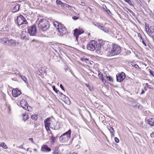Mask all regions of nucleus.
<instances>
[{
  "mask_svg": "<svg viewBox=\"0 0 154 154\" xmlns=\"http://www.w3.org/2000/svg\"><path fill=\"white\" fill-rule=\"evenodd\" d=\"M38 27L40 30L45 32L49 29L50 25L49 22L46 19H41L38 23Z\"/></svg>",
  "mask_w": 154,
  "mask_h": 154,
  "instance_id": "obj_1",
  "label": "nucleus"
},
{
  "mask_svg": "<svg viewBox=\"0 0 154 154\" xmlns=\"http://www.w3.org/2000/svg\"><path fill=\"white\" fill-rule=\"evenodd\" d=\"M121 48L118 45L113 44L112 48L107 54L108 56H112L119 54L121 52Z\"/></svg>",
  "mask_w": 154,
  "mask_h": 154,
  "instance_id": "obj_2",
  "label": "nucleus"
},
{
  "mask_svg": "<svg viewBox=\"0 0 154 154\" xmlns=\"http://www.w3.org/2000/svg\"><path fill=\"white\" fill-rule=\"evenodd\" d=\"M71 133V130L69 129L67 131L59 137L60 141L62 143L67 142L70 138Z\"/></svg>",
  "mask_w": 154,
  "mask_h": 154,
  "instance_id": "obj_3",
  "label": "nucleus"
},
{
  "mask_svg": "<svg viewBox=\"0 0 154 154\" xmlns=\"http://www.w3.org/2000/svg\"><path fill=\"white\" fill-rule=\"evenodd\" d=\"M97 42L95 40H91L88 44L87 48L90 51H93L97 48Z\"/></svg>",
  "mask_w": 154,
  "mask_h": 154,
  "instance_id": "obj_4",
  "label": "nucleus"
},
{
  "mask_svg": "<svg viewBox=\"0 0 154 154\" xmlns=\"http://www.w3.org/2000/svg\"><path fill=\"white\" fill-rule=\"evenodd\" d=\"M57 29L59 32L58 35L60 36H63L67 33V29L63 24L60 26Z\"/></svg>",
  "mask_w": 154,
  "mask_h": 154,
  "instance_id": "obj_5",
  "label": "nucleus"
},
{
  "mask_svg": "<svg viewBox=\"0 0 154 154\" xmlns=\"http://www.w3.org/2000/svg\"><path fill=\"white\" fill-rule=\"evenodd\" d=\"M28 32L30 36H36L37 32L36 25H34L28 27Z\"/></svg>",
  "mask_w": 154,
  "mask_h": 154,
  "instance_id": "obj_6",
  "label": "nucleus"
},
{
  "mask_svg": "<svg viewBox=\"0 0 154 154\" xmlns=\"http://www.w3.org/2000/svg\"><path fill=\"white\" fill-rule=\"evenodd\" d=\"M116 80L118 82L122 81L125 77V74L123 72L118 73L116 75Z\"/></svg>",
  "mask_w": 154,
  "mask_h": 154,
  "instance_id": "obj_7",
  "label": "nucleus"
},
{
  "mask_svg": "<svg viewBox=\"0 0 154 154\" xmlns=\"http://www.w3.org/2000/svg\"><path fill=\"white\" fill-rule=\"evenodd\" d=\"M146 32L150 37L153 38L154 37V26L149 27Z\"/></svg>",
  "mask_w": 154,
  "mask_h": 154,
  "instance_id": "obj_8",
  "label": "nucleus"
},
{
  "mask_svg": "<svg viewBox=\"0 0 154 154\" xmlns=\"http://www.w3.org/2000/svg\"><path fill=\"white\" fill-rule=\"evenodd\" d=\"M84 32V31L82 29H79L76 28L74 30V36L76 38L75 40L77 41L79 35Z\"/></svg>",
  "mask_w": 154,
  "mask_h": 154,
  "instance_id": "obj_9",
  "label": "nucleus"
},
{
  "mask_svg": "<svg viewBox=\"0 0 154 154\" xmlns=\"http://www.w3.org/2000/svg\"><path fill=\"white\" fill-rule=\"evenodd\" d=\"M12 93L13 96L14 97H18L21 93V91L19 90L17 88L13 89Z\"/></svg>",
  "mask_w": 154,
  "mask_h": 154,
  "instance_id": "obj_10",
  "label": "nucleus"
},
{
  "mask_svg": "<svg viewBox=\"0 0 154 154\" xmlns=\"http://www.w3.org/2000/svg\"><path fill=\"white\" fill-rule=\"evenodd\" d=\"M50 118H48L44 120L45 123V127L47 131L49 130V127L51 128L50 122Z\"/></svg>",
  "mask_w": 154,
  "mask_h": 154,
  "instance_id": "obj_11",
  "label": "nucleus"
},
{
  "mask_svg": "<svg viewBox=\"0 0 154 154\" xmlns=\"http://www.w3.org/2000/svg\"><path fill=\"white\" fill-rule=\"evenodd\" d=\"M51 149L46 145H43L42 146L41 151L44 152H48L51 151Z\"/></svg>",
  "mask_w": 154,
  "mask_h": 154,
  "instance_id": "obj_12",
  "label": "nucleus"
},
{
  "mask_svg": "<svg viewBox=\"0 0 154 154\" xmlns=\"http://www.w3.org/2000/svg\"><path fill=\"white\" fill-rule=\"evenodd\" d=\"M105 45L103 44H102L101 43L98 44V46L97 47V52L98 53H100V52H102L104 50V46Z\"/></svg>",
  "mask_w": 154,
  "mask_h": 154,
  "instance_id": "obj_13",
  "label": "nucleus"
},
{
  "mask_svg": "<svg viewBox=\"0 0 154 154\" xmlns=\"http://www.w3.org/2000/svg\"><path fill=\"white\" fill-rule=\"evenodd\" d=\"M59 123H58L57 122H56L55 124H53V123L51 124V123H50V125L51 126V128L54 130H58L60 128L59 125Z\"/></svg>",
  "mask_w": 154,
  "mask_h": 154,
  "instance_id": "obj_14",
  "label": "nucleus"
},
{
  "mask_svg": "<svg viewBox=\"0 0 154 154\" xmlns=\"http://www.w3.org/2000/svg\"><path fill=\"white\" fill-rule=\"evenodd\" d=\"M23 16L22 15H20L17 17V23L19 26L23 23Z\"/></svg>",
  "mask_w": 154,
  "mask_h": 154,
  "instance_id": "obj_15",
  "label": "nucleus"
},
{
  "mask_svg": "<svg viewBox=\"0 0 154 154\" xmlns=\"http://www.w3.org/2000/svg\"><path fill=\"white\" fill-rule=\"evenodd\" d=\"M28 34L26 31H23L21 35V38L23 39H28Z\"/></svg>",
  "mask_w": 154,
  "mask_h": 154,
  "instance_id": "obj_16",
  "label": "nucleus"
},
{
  "mask_svg": "<svg viewBox=\"0 0 154 154\" xmlns=\"http://www.w3.org/2000/svg\"><path fill=\"white\" fill-rule=\"evenodd\" d=\"M107 128L109 130V131H110L111 134V136L112 137H114V133L115 132V131L114 129L112 128V127L110 126H107Z\"/></svg>",
  "mask_w": 154,
  "mask_h": 154,
  "instance_id": "obj_17",
  "label": "nucleus"
},
{
  "mask_svg": "<svg viewBox=\"0 0 154 154\" xmlns=\"http://www.w3.org/2000/svg\"><path fill=\"white\" fill-rule=\"evenodd\" d=\"M8 41V39L7 38H2L0 39V42L3 44H5L6 45H7Z\"/></svg>",
  "mask_w": 154,
  "mask_h": 154,
  "instance_id": "obj_18",
  "label": "nucleus"
},
{
  "mask_svg": "<svg viewBox=\"0 0 154 154\" xmlns=\"http://www.w3.org/2000/svg\"><path fill=\"white\" fill-rule=\"evenodd\" d=\"M16 44V41L12 39L10 40H8L7 45H8L10 46H13L14 45Z\"/></svg>",
  "mask_w": 154,
  "mask_h": 154,
  "instance_id": "obj_19",
  "label": "nucleus"
},
{
  "mask_svg": "<svg viewBox=\"0 0 154 154\" xmlns=\"http://www.w3.org/2000/svg\"><path fill=\"white\" fill-rule=\"evenodd\" d=\"M20 5L19 4L16 5L13 8L12 12L13 13L19 11L20 9Z\"/></svg>",
  "mask_w": 154,
  "mask_h": 154,
  "instance_id": "obj_20",
  "label": "nucleus"
},
{
  "mask_svg": "<svg viewBox=\"0 0 154 154\" xmlns=\"http://www.w3.org/2000/svg\"><path fill=\"white\" fill-rule=\"evenodd\" d=\"M133 106L134 108H137L141 110L143 108L142 105L139 103H135V105H134Z\"/></svg>",
  "mask_w": 154,
  "mask_h": 154,
  "instance_id": "obj_21",
  "label": "nucleus"
},
{
  "mask_svg": "<svg viewBox=\"0 0 154 154\" xmlns=\"http://www.w3.org/2000/svg\"><path fill=\"white\" fill-rule=\"evenodd\" d=\"M100 28V29L103 31L105 32L108 33L109 31L108 28L105 27L104 26H99Z\"/></svg>",
  "mask_w": 154,
  "mask_h": 154,
  "instance_id": "obj_22",
  "label": "nucleus"
},
{
  "mask_svg": "<svg viewBox=\"0 0 154 154\" xmlns=\"http://www.w3.org/2000/svg\"><path fill=\"white\" fill-rule=\"evenodd\" d=\"M148 122L150 125L152 126H154V119L152 118L149 119Z\"/></svg>",
  "mask_w": 154,
  "mask_h": 154,
  "instance_id": "obj_23",
  "label": "nucleus"
},
{
  "mask_svg": "<svg viewBox=\"0 0 154 154\" xmlns=\"http://www.w3.org/2000/svg\"><path fill=\"white\" fill-rule=\"evenodd\" d=\"M23 117V120L24 122H25L29 119V115L26 113H24L22 114Z\"/></svg>",
  "mask_w": 154,
  "mask_h": 154,
  "instance_id": "obj_24",
  "label": "nucleus"
},
{
  "mask_svg": "<svg viewBox=\"0 0 154 154\" xmlns=\"http://www.w3.org/2000/svg\"><path fill=\"white\" fill-rule=\"evenodd\" d=\"M98 76L99 78L103 82H104V81H105V82H106L104 79L103 77L102 73H101L100 71H99V72H98Z\"/></svg>",
  "mask_w": 154,
  "mask_h": 154,
  "instance_id": "obj_25",
  "label": "nucleus"
},
{
  "mask_svg": "<svg viewBox=\"0 0 154 154\" xmlns=\"http://www.w3.org/2000/svg\"><path fill=\"white\" fill-rule=\"evenodd\" d=\"M62 24V23H59L57 21H54V26L57 29Z\"/></svg>",
  "mask_w": 154,
  "mask_h": 154,
  "instance_id": "obj_26",
  "label": "nucleus"
},
{
  "mask_svg": "<svg viewBox=\"0 0 154 154\" xmlns=\"http://www.w3.org/2000/svg\"><path fill=\"white\" fill-rule=\"evenodd\" d=\"M0 146H2L5 149H7L8 147L4 143H1L0 142Z\"/></svg>",
  "mask_w": 154,
  "mask_h": 154,
  "instance_id": "obj_27",
  "label": "nucleus"
},
{
  "mask_svg": "<svg viewBox=\"0 0 154 154\" xmlns=\"http://www.w3.org/2000/svg\"><path fill=\"white\" fill-rule=\"evenodd\" d=\"M20 76L26 83H27V79L25 76L21 75H20Z\"/></svg>",
  "mask_w": 154,
  "mask_h": 154,
  "instance_id": "obj_28",
  "label": "nucleus"
},
{
  "mask_svg": "<svg viewBox=\"0 0 154 154\" xmlns=\"http://www.w3.org/2000/svg\"><path fill=\"white\" fill-rule=\"evenodd\" d=\"M53 154H60L59 153V151L58 150V148L56 147L54 151L53 152Z\"/></svg>",
  "mask_w": 154,
  "mask_h": 154,
  "instance_id": "obj_29",
  "label": "nucleus"
},
{
  "mask_svg": "<svg viewBox=\"0 0 154 154\" xmlns=\"http://www.w3.org/2000/svg\"><path fill=\"white\" fill-rule=\"evenodd\" d=\"M81 60L82 61H85L87 63H89V59L87 58H82L81 59Z\"/></svg>",
  "mask_w": 154,
  "mask_h": 154,
  "instance_id": "obj_30",
  "label": "nucleus"
},
{
  "mask_svg": "<svg viewBox=\"0 0 154 154\" xmlns=\"http://www.w3.org/2000/svg\"><path fill=\"white\" fill-rule=\"evenodd\" d=\"M23 24L26 25H28V23L26 19L23 16Z\"/></svg>",
  "mask_w": 154,
  "mask_h": 154,
  "instance_id": "obj_31",
  "label": "nucleus"
},
{
  "mask_svg": "<svg viewBox=\"0 0 154 154\" xmlns=\"http://www.w3.org/2000/svg\"><path fill=\"white\" fill-rule=\"evenodd\" d=\"M26 108L27 110L28 111H31V110L32 109V108L29 105L28 103H26Z\"/></svg>",
  "mask_w": 154,
  "mask_h": 154,
  "instance_id": "obj_32",
  "label": "nucleus"
},
{
  "mask_svg": "<svg viewBox=\"0 0 154 154\" xmlns=\"http://www.w3.org/2000/svg\"><path fill=\"white\" fill-rule=\"evenodd\" d=\"M104 77H106L109 80V81H110L111 82H113V79L112 78V77H111L110 76H109V75L108 76H107L106 75V76H104Z\"/></svg>",
  "mask_w": 154,
  "mask_h": 154,
  "instance_id": "obj_33",
  "label": "nucleus"
},
{
  "mask_svg": "<svg viewBox=\"0 0 154 154\" xmlns=\"http://www.w3.org/2000/svg\"><path fill=\"white\" fill-rule=\"evenodd\" d=\"M55 137H54L52 135L50 138V140H51L52 143L53 144L55 142Z\"/></svg>",
  "mask_w": 154,
  "mask_h": 154,
  "instance_id": "obj_34",
  "label": "nucleus"
},
{
  "mask_svg": "<svg viewBox=\"0 0 154 154\" xmlns=\"http://www.w3.org/2000/svg\"><path fill=\"white\" fill-rule=\"evenodd\" d=\"M104 8L106 11V12L108 14L110 15V14H111V13L110 10L108 9V8L106 6H105V8Z\"/></svg>",
  "mask_w": 154,
  "mask_h": 154,
  "instance_id": "obj_35",
  "label": "nucleus"
},
{
  "mask_svg": "<svg viewBox=\"0 0 154 154\" xmlns=\"http://www.w3.org/2000/svg\"><path fill=\"white\" fill-rule=\"evenodd\" d=\"M62 97H64L63 98H64V99L66 100H69V104L70 103V102L69 101V98L66 96L65 95L63 94V95H62Z\"/></svg>",
  "mask_w": 154,
  "mask_h": 154,
  "instance_id": "obj_36",
  "label": "nucleus"
},
{
  "mask_svg": "<svg viewBox=\"0 0 154 154\" xmlns=\"http://www.w3.org/2000/svg\"><path fill=\"white\" fill-rule=\"evenodd\" d=\"M124 1L128 3L131 6H133L132 2L130 0H124Z\"/></svg>",
  "mask_w": 154,
  "mask_h": 154,
  "instance_id": "obj_37",
  "label": "nucleus"
},
{
  "mask_svg": "<svg viewBox=\"0 0 154 154\" xmlns=\"http://www.w3.org/2000/svg\"><path fill=\"white\" fill-rule=\"evenodd\" d=\"M52 88L53 89V90L54 91L57 93H58V92H59V91L57 89V88H55V86L54 85L52 87Z\"/></svg>",
  "mask_w": 154,
  "mask_h": 154,
  "instance_id": "obj_38",
  "label": "nucleus"
},
{
  "mask_svg": "<svg viewBox=\"0 0 154 154\" xmlns=\"http://www.w3.org/2000/svg\"><path fill=\"white\" fill-rule=\"evenodd\" d=\"M131 65L133 66L136 68H139V66L136 63H132V64H131Z\"/></svg>",
  "mask_w": 154,
  "mask_h": 154,
  "instance_id": "obj_39",
  "label": "nucleus"
},
{
  "mask_svg": "<svg viewBox=\"0 0 154 154\" xmlns=\"http://www.w3.org/2000/svg\"><path fill=\"white\" fill-rule=\"evenodd\" d=\"M19 26H20V27L22 28H25L28 26V25L24 24L22 23V24L19 25Z\"/></svg>",
  "mask_w": 154,
  "mask_h": 154,
  "instance_id": "obj_40",
  "label": "nucleus"
},
{
  "mask_svg": "<svg viewBox=\"0 0 154 154\" xmlns=\"http://www.w3.org/2000/svg\"><path fill=\"white\" fill-rule=\"evenodd\" d=\"M66 8H68V9L70 10H72V8H75L74 7H73L70 5H67Z\"/></svg>",
  "mask_w": 154,
  "mask_h": 154,
  "instance_id": "obj_41",
  "label": "nucleus"
},
{
  "mask_svg": "<svg viewBox=\"0 0 154 154\" xmlns=\"http://www.w3.org/2000/svg\"><path fill=\"white\" fill-rule=\"evenodd\" d=\"M67 5V4L62 2H61V3L60 4V5L61 6L64 7L66 8Z\"/></svg>",
  "mask_w": 154,
  "mask_h": 154,
  "instance_id": "obj_42",
  "label": "nucleus"
},
{
  "mask_svg": "<svg viewBox=\"0 0 154 154\" xmlns=\"http://www.w3.org/2000/svg\"><path fill=\"white\" fill-rule=\"evenodd\" d=\"M26 103L25 104H24V106L23 105H21V107H22L23 109H25V110H27L26 108Z\"/></svg>",
  "mask_w": 154,
  "mask_h": 154,
  "instance_id": "obj_43",
  "label": "nucleus"
},
{
  "mask_svg": "<svg viewBox=\"0 0 154 154\" xmlns=\"http://www.w3.org/2000/svg\"><path fill=\"white\" fill-rule=\"evenodd\" d=\"M149 73L153 76H154V72L153 71H151L149 69Z\"/></svg>",
  "mask_w": 154,
  "mask_h": 154,
  "instance_id": "obj_44",
  "label": "nucleus"
},
{
  "mask_svg": "<svg viewBox=\"0 0 154 154\" xmlns=\"http://www.w3.org/2000/svg\"><path fill=\"white\" fill-rule=\"evenodd\" d=\"M145 29H146V31H147V30L148 29V28H149V24H145Z\"/></svg>",
  "mask_w": 154,
  "mask_h": 154,
  "instance_id": "obj_45",
  "label": "nucleus"
},
{
  "mask_svg": "<svg viewBox=\"0 0 154 154\" xmlns=\"http://www.w3.org/2000/svg\"><path fill=\"white\" fill-rule=\"evenodd\" d=\"M61 2V1L60 0H57L56 1V3L57 5H60Z\"/></svg>",
  "mask_w": 154,
  "mask_h": 154,
  "instance_id": "obj_46",
  "label": "nucleus"
},
{
  "mask_svg": "<svg viewBox=\"0 0 154 154\" xmlns=\"http://www.w3.org/2000/svg\"><path fill=\"white\" fill-rule=\"evenodd\" d=\"M146 87L149 89H151V87H152L151 85H149L147 83H146Z\"/></svg>",
  "mask_w": 154,
  "mask_h": 154,
  "instance_id": "obj_47",
  "label": "nucleus"
},
{
  "mask_svg": "<svg viewBox=\"0 0 154 154\" xmlns=\"http://www.w3.org/2000/svg\"><path fill=\"white\" fill-rule=\"evenodd\" d=\"M94 24L95 25L97 26L99 29L100 28L99 26H102L100 25V24L99 23H96V24Z\"/></svg>",
  "mask_w": 154,
  "mask_h": 154,
  "instance_id": "obj_48",
  "label": "nucleus"
},
{
  "mask_svg": "<svg viewBox=\"0 0 154 154\" xmlns=\"http://www.w3.org/2000/svg\"><path fill=\"white\" fill-rule=\"evenodd\" d=\"M114 140L116 142L118 143L119 142V140L117 137H115Z\"/></svg>",
  "mask_w": 154,
  "mask_h": 154,
  "instance_id": "obj_49",
  "label": "nucleus"
},
{
  "mask_svg": "<svg viewBox=\"0 0 154 154\" xmlns=\"http://www.w3.org/2000/svg\"><path fill=\"white\" fill-rule=\"evenodd\" d=\"M25 100H24L22 99L20 101V104L21 106V105H23V103L25 102Z\"/></svg>",
  "mask_w": 154,
  "mask_h": 154,
  "instance_id": "obj_50",
  "label": "nucleus"
},
{
  "mask_svg": "<svg viewBox=\"0 0 154 154\" xmlns=\"http://www.w3.org/2000/svg\"><path fill=\"white\" fill-rule=\"evenodd\" d=\"M72 19L74 20H76L79 18V17L76 16H74L72 17Z\"/></svg>",
  "mask_w": 154,
  "mask_h": 154,
  "instance_id": "obj_51",
  "label": "nucleus"
},
{
  "mask_svg": "<svg viewBox=\"0 0 154 154\" xmlns=\"http://www.w3.org/2000/svg\"><path fill=\"white\" fill-rule=\"evenodd\" d=\"M138 36L142 40H143V39L141 36V35L140 33H138Z\"/></svg>",
  "mask_w": 154,
  "mask_h": 154,
  "instance_id": "obj_52",
  "label": "nucleus"
},
{
  "mask_svg": "<svg viewBox=\"0 0 154 154\" xmlns=\"http://www.w3.org/2000/svg\"><path fill=\"white\" fill-rule=\"evenodd\" d=\"M60 87L62 89V90H63V91H65L64 88V87H63V86L62 85V84H60Z\"/></svg>",
  "mask_w": 154,
  "mask_h": 154,
  "instance_id": "obj_53",
  "label": "nucleus"
},
{
  "mask_svg": "<svg viewBox=\"0 0 154 154\" xmlns=\"http://www.w3.org/2000/svg\"><path fill=\"white\" fill-rule=\"evenodd\" d=\"M142 42L145 47H146V43L145 41L143 40H143H142Z\"/></svg>",
  "mask_w": 154,
  "mask_h": 154,
  "instance_id": "obj_54",
  "label": "nucleus"
},
{
  "mask_svg": "<svg viewBox=\"0 0 154 154\" xmlns=\"http://www.w3.org/2000/svg\"><path fill=\"white\" fill-rule=\"evenodd\" d=\"M150 136L151 137H154V132L151 134Z\"/></svg>",
  "mask_w": 154,
  "mask_h": 154,
  "instance_id": "obj_55",
  "label": "nucleus"
},
{
  "mask_svg": "<svg viewBox=\"0 0 154 154\" xmlns=\"http://www.w3.org/2000/svg\"><path fill=\"white\" fill-rule=\"evenodd\" d=\"M19 148L20 149H23L24 150H26V149L23 147V145H21L19 147Z\"/></svg>",
  "mask_w": 154,
  "mask_h": 154,
  "instance_id": "obj_56",
  "label": "nucleus"
},
{
  "mask_svg": "<svg viewBox=\"0 0 154 154\" xmlns=\"http://www.w3.org/2000/svg\"><path fill=\"white\" fill-rule=\"evenodd\" d=\"M29 140L31 141L32 143H33V140L32 138H30L29 139Z\"/></svg>",
  "mask_w": 154,
  "mask_h": 154,
  "instance_id": "obj_57",
  "label": "nucleus"
},
{
  "mask_svg": "<svg viewBox=\"0 0 154 154\" xmlns=\"http://www.w3.org/2000/svg\"><path fill=\"white\" fill-rule=\"evenodd\" d=\"M38 118L36 116H34V117H33V119L35 120H36Z\"/></svg>",
  "mask_w": 154,
  "mask_h": 154,
  "instance_id": "obj_58",
  "label": "nucleus"
},
{
  "mask_svg": "<svg viewBox=\"0 0 154 154\" xmlns=\"http://www.w3.org/2000/svg\"><path fill=\"white\" fill-rule=\"evenodd\" d=\"M145 93V91L143 90H142V91L141 93V94H143Z\"/></svg>",
  "mask_w": 154,
  "mask_h": 154,
  "instance_id": "obj_59",
  "label": "nucleus"
},
{
  "mask_svg": "<svg viewBox=\"0 0 154 154\" xmlns=\"http://www.w3.org/2000/svg\"><path fill=\"white\" fill-rule=\"evenodd\" d=\"M34 116H35V115L34 114V115H32L31 116V118H32V119H33V117H34Z\"/></svg>",
  "mask_w": 154,
  "mask_h": 154,
  "instance_id": "obj_60",
  "label": "nucleus"
},
{
  "mask_svg": "<svg viewBox=\"0 0 154 154\" xmlns=\"http://www.w3.org/2000/svg\"><path fill=\"white\" fill-rule=\"evenodd\" d=\"M59 92V95H63V94L62 93H61V92H60L59 91V92Z\"/></svg>",
  "mask_w": 154,
  "mask_h": 154,
  "instance_id": "obj_61",
  "label": "nucleus"
},
{
  "mask_svg": "<svg viewBox=\"0 0 154 154\" xmlns=\"http://www.w3.org/2000/svg\"><path fill=\"white\" fill-rule=\"evenodd\" d=\"M85 3L82 2L81 3V5H82L85 6Z\"/></svg>",
  "mask_w": 154,
  "mask_h": 154,
  "instance_id": "obj_62",
  "label": "nucleus"
},
{
  "mask_svg": "<svg viewBox=\"0 0 154 154\" xmlns=\"http://www.w3.org/2000/svg\"><path fill=\"white\" fill-rule=\"evenodd\" d=\"M87 87L88 88H89V89H90V90H91V88L90 87V86L89 85Z\"/></svg>",
  "mask_w": 154,
  "mask_h": 154,
  "instance_id": "obj_63",
  "label": "nucleus"
},
{
  "mask_svg": "<svg viewBox=\"0 0 154 154\" xmlns=\"http://www.w3.org/2000/svg\"><path fill=\"white\" fill-rule=\"evenodd\" d=\"M36 40H35V39H33L32 41V42H34V41H36Z\"/></svg>",
  "mask_w": 154,
  "mask_h": 154,
  "instance_id": "obj_64",
  "label": "nucleus"
}]
</instances>
